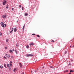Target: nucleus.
Wrapping results in <instances>:
<instances>
[{"instance_id":"26","label":"nucleus","mask_w":74,"mask_h":74,"mask_svg":"<svg viewBox=\"0 0 74 74\" xmlns=\"http://www.w3.org/2000/svg\"><path fill=\"white\" fill-rule=\"evenodd\" d=\"M32 35H33V36H34V35H36V34H32Z\"/></svg>"},{"instance_id":"36","label":"nucleus","mask_w":74,"mask_h":74,"mask_svg":"<svg viewBox=\"0 0 74 74\" xmlns=\"http://www.w3.org/2000/svg\"><path fill=\"white\" fill-rule=\"evenodd\" d=\"M52 42H54V40H52Z\"/></svg>"},{"instance_id":"21","label":"nucleus","mask_w":74,"mask_h":74,"mask_svg":"<svg viewBox=\"0 0 74 74\" xmlns=\"http://www.w3.org/2000/svg\"><path fill=\"white\" fill-rule=\"evenodd\" d=\"M26 48H29V45H27L26 47Z\"/></svg>"},{"instance_id":"19","label":"nucleus","mask_w":74,"mask_h":74,"mask_svg":"<svg viewBox=\"0 0 74 74\" xmlns=\"http://www.w3.org/2000/svg\"><path fill=\"white\" fill-rule=\"evenodd\" d=\"M4 66L5 67H6V64H4Z\"/></svg>"},{"instance_id":"45","label":"nucleus","mask_w":74,"mask_h":74,"mask_svg":"<svg viewBox=\"0 0 74 74\" xmlns=\"http://www.w3.org/2000/svg\"><path fill=\"white\" fill-rule=\"evenodd\" d=\"M74 72V71L73 70L72 71V72Z\"/></svg>"},{"instance_id":"29","label":"nucleus","mask_w":74,"mask_h":74,"mask_svg":"<svg viewBox=\"0 0 74 74\" xmlns=\"http://www.w3.org/2000/svg\"><path fill=\"white\" fill-rule=\"evenodd\" d=\"M72 70H70V73H71V72H72Z\"/></svg>"},{"instance_id":"37","label":"nucleus","mask_w":74,"mask_h":74,"mask_svg":"<svg viewBox=\"0 0 74 74\" xmlns=\"http://www.w3.org/2000/svg\"><path fill=\"white\" fill-rule=\"evenodd\" d=\"M4 58H5V59L6 58V57H5V56H4Z\"/></svg>"},{"instance_id":"7","label":"nucleus","mask_w":74,"mask_h":74,"mask_svg":"<svg viewBox=\"0 0 74 74\" xmlns=\"http://www.w3.org/2000/svg\"><path fill=\"white\" fill-rule=\"evenodd\" d=\"M29 45L33 46L34 45V43L33 42H32L31 43L29 44Z\"/></svg>"},{"instance_id":"4","label":"nucleus","mask_w":74,"mask_h":74,"mask_svg":"<svg viewBox=\"0 0 74 74\" xmlns=\"http://www.w3.org/2000/svg\"><path fill=\"white\" fill-rule=\"evenodd\" d=\"M5 56H6L7 58H10V56L8 54H5Z\"/></svg>"},{"instance_id":"12","label":"nucleus","mask_w":74,"mask_h":74,"mask_svg":"<svg viewBox=\"0 0 74 74\" xmlns=\"http://www.w3.org/2000/svg\"><path fill=\"white\" fill-rule=\"evenodd\" d=\"M15 52H16V53H17V54L18 53V51H16V50H15Z\"/></svg>"},{"instance_id":"23","label":"nucleus","mask_w":74,"mask_h":74,"mask_svg":"<svg viewBox=\"0 0 74 74\" xmlns=\"http://www.w3.org/2000/svg\"><path fill=\"white\" fill-rule=\"evenodd\" d=\"M6 41V42H8V39H7Z\"/></svg>"},{"instance_id":"15","label":"nucleus","mask_w":74,"mask_h":74,"mask_svg":"<svg viewBox=\"0 0 74 74\" xmlns=\"http://www.w3.org/2000/svg\"><path fill=\"white\" fill-rule=\"evenodd\" d=\"M24 29H25V25H24L23 26V30H24Z\"/></svg>"},{"instance_id":"17","label":"nucleus","mask_w":74,"mask_h":74,"mask_svg":"<svg viewBox=\"0 0 74 74\" xmlns=\"http://www.w3.org/2000/svg\"><path fill=\"white\" fill-rule=\"evenodd\" d=\"M16 70V69H14L13 70V71L14 72H15V71Z\"/></svg>"},{"instance_id":"18","label":"nucleus","mask_w":74,"mask_h":74,"mask_svg":"<svg viewBox=\"0 0 74 74\" xmlns=\"http://www.w3.org/2000/svg\"><path fill=\"white\" fill-rule=\"evenodd\" d=\"M36 36L38 37H40V36L38 35H36Z\"/></svg>"},{"instance_id":"49","label":"nucleus","mask_w":74,"mask_h":74,"mask_svg":"<svg viewBox=\"0 0 74 74\" xmlns=\"http://www.w3.org/2000/svg\"><path fill=\"white\" fill-rule=\"evenodd\" d=\"M71 61H73V60H71Z\"/></svg>"},{"instance_id":"10","label":"nucleus","mask_w":74,"mask_h":74,"mask_svg":"<svg viewBox=\"0 0 74 74\" xmlns=\"http://www.w3.org/2000/svg\"><path fill=\"white\" fill-rule=\"evenodd\" d=\"M50 68H52V69H55V68H54V67H53L52 66H50Z\"/></svg>"},{"instance_id":"24","label":"nucleus","mask_w":74,"mask_h":74,"mask_svg":"<svg viewBox=\"0 0 74 74\" xmlns=\"http://www.w3.org/2000/svg\"><path fill=\"white\" fill-rule=\"evenodd\" d=\"M64 53L65 54H66V53H67V51H65L64 52Z\"/></svg>"},{"instance_id":"46","label":"nucleus","mask_w":74,"mask_h":74,"mask_svg":"<svg viewBox=\"0 0 74 74\" xmlns=\"http://www.w3.org/2000/svg\"><path fill=\"white\" fill-rule=\"evenodd\" d=\"M13 51H14V49L13 50Z\"/></svg>"},{"instance_id":"41","label":"nucleus","mask_w":74,"mask_h":74,"mask_svg":"<svg viewBox=\"0 0 74 74\" xmlns=\"http://www.w3.org/2000/svg\"><path fill=\"white\" fill-rule=\"evenodd\" d=\"M66 72H68V70H66Z\"/></svg>"},{"instance_id":"27","label":"nucleus","mask_w":74,"mask_h":74,"mask_svg":"<svg viewBox=\"0 0 74 74\" xmlns=\"http://www.w3.org/2000/svg\"><path fill=\"white\" fill-rule=\"evenodd\" d=\"M2 35V34H1V33H0V36H1Z\"/></svg>"},{"instance_id":"11","label":"nucleus","mask_w":74,"mask_h":74,"mask_svg":"<svg viewBox=\"0 0 74 74\" xmlns=\"http://www.w3.org/2000/svg\"><path fill=\"white\" fill-rule=\"evenodd\" d=\"M10 52H11V53H12L11 52H12V50H10Z\"/></svg>"},{"instance_id":"28","label":"nucleus","mask_w":74,"mask_h":74,"mask_svg":"<svg viewBox=\"0 0 74 74\" xmlns=\"http://www.w3.org/2000/svg\"><path fill=\"white\" fill-rule=\"evenodd\" d=\"M19 8H21V5H19Z\"/></svg>"},{"instance_id":"47","label":"nucleus","mask_w":74,"mask_h":74,"mask_svg":"<svg viewBox=\"0 0 74 74\" xmlns=\"http://www.w3.org/2000/svg\"><path fill=\"white\" fill-rule=\"evenodd\" d=\"M73 47H74V45L73 46Z\"/></svg>"},{"instance_id":"22","label":"nucleus","mask_w":74,"mask_h":74,"mask_svg":"<svg viewBox=\"0 0 74 74\" xmlns=\"http://www.w3.org/2000/svg\"><path fill=\"white\" fill-rule=\"evenodd\" d=\"M7 48V47H5V49H6Z\"/></svg>"},{"instance_id":"16","label":"nucleus","mask_w":74,"mask_h":74,"mask_svg":"<svg viewBox=\"0 0 74 74\" xmlns=\"http://www.w3.org/2000/svg\"><path fill=\"white\" fill-rule=\"evenodd\" d=\"M10 66L11 67V66H12V64H11V63H10Z\"/></svg>"},{"instance_id":"33","label":"nucleus","mask_w":74,"mask_h":74,"mask_svg":"<svg viewBox=\"0 0 74 74\" xmlns=\"http://www.w3.org/2000/svg\"><path fill=\"white\" fill-rule=\"evenodd\" d=\"M12 31H11L10 32V33H12Z\"/></svg>"},{"instance_id":"44","label":"nucleus","mask_w":74,"mask_h":74,"mask_svg":"<svg viewBox=\"0 0 74 74\" xmlns=\"http://www.w3.org/2000/svg\"><path fill=\"white\" fill-rule=\"evenodd\" d=\"M64 73H66V71H64Z\"/></svg>"},{"instance_id":"25","label":"nucleus","mask_w":74,"mask_h":74,"mask_svg":"<svg viewBox=\"0 0 74 74\" xmlns=\"http://www.w3.org/2000/svg\"><path fill=\"white\" fill-rule=\"evenodd\" d=\"M11 58H12V59H13L14 57H13V56H11Z\"/></svg>"},{"instance_id":"2","label":"nucleus","mask_w":74,"mask_h":74,"mask_svg":"<svg viewBox=\"0 0 74 74\" xmlns=\"http://www.w3.org/2000/svg\"><path fill=\"white\" fill-rule=\"evenodd\" d=\"M4 24L3 23V22H1V26H2V27H4V28L5 26H4Z\"/></svg>"},{"instance_id":"20","label":"nucleus","mask_w":74,"mask_h":74,"mask_svg":"<svg viewBox=\"0 0 74 74\" xmlns=\"http://www.w3.org/2000/svg\"><path fill=\"white\" fill-rule=\"evenodd\" d=\"M12 31H14V28H12Z\"/></svg>"},{"instance_id":"1","label":"nucleus","mask_w":74,"mask_h":74,"mask_svg":"<svg viewBox=\"0 0 74 74\" xmlns=\"http://www.w3.org/2000/svg\"><path fill=\"white\" fill-rule=\"evenodd\" d=\"M34 55L33 54H26V56L27 57H29L30 56H33Z\"/></svg>"},{"instance_id":"3","label":"nucleus","mask_w":74,"mask_h":74,"mask_svg":"<svg viewBox=\"0 0 74 74\" xmlns=\"http://www.w3.org/2000/svg\"><path fill=\"white\" fill-rule=\"evenodd\" d=\"M6 3H7V1H5V0H4V1L3 2V5H5V4Z\"/></svg>"},{"instance_id":"38","label":"nucleus","mask_w":74,"mask_h":74,"mask_svg":"<svg viewBox=\"0 0 74 74\" xmlns=\"http://www.w3.org/2000/svg\"><path fill=\"white\" fill-rule=\"evenodd\" d=\"M35 73H36V72H37V71L36 70L35 71Z\"/></svg>"},{"instance_id":"13","label":"nucleus","mask_w":74,"mask_h":74,"mask_svg":"<svg viewBox=\"0 0 74 74\" xmlns=\"http://www.w3.org/2000/svg\"><path fill=\"white\" fill-rule=\"evenodd\" d=\"M7 66L8 67H9L10 66L9 65V64H7Z\"/></svg>"},{"instance_id":"32","label":"nucleus","mask_w":74,"mask_h":74,"mask_svg":"<svg viewBox=\"0 0 74 74\" xmlns=\"http://www.w3.org/2000/svg\"><path fill=\"white\" fill-rule=\"evenodd\" d=\"M23 7H22V10H23Z\"/></svg>"},{"instance_id":"5","label":"nucleus","mask_w":74,"mask_h":74,"mask_svg":"<svg viewBox=\"0 0 74 74\" xmlns=\"http://www.w3.org/2000/svg\"><path fill=\"white\" fill-rule=\"evenodd\" d=\"M2 17L3 18H4V19H5V18H6V15H3V16H2Z\"/></svg>"},{"instance_id":"42","label":"nucleus","mask_w":74,"mask_h":74,"mask_svg":"<svg viewBox=\"0 0 74 74\" xmlns=\"http://www.w3.org/2000/svg\"><path fill=\"white\" fill-rule=\"evenodd\" d=\"M8 8V6L6 7V8Z\"/></svg>"},{"instance_id":"43","label":"nucleus","mask_w":74,"mask_h":74,"mask_svg":"<svg viewBox=\"0 0 74 74\" xmlns=\"http://www.w3.org/2000/svg\"><path fill=\"white\" fill-rule=\"evenodd\" d=\"M31 72L32 74H33V73H32V71H31Z\"/></svg>"},{"instance_id":"8","label":"nucleus","mask_w":74,"mask_h":74,"mask_svg":"<svg viewBox=\"0 0 74 74\" xmlns=\"http://www.w3.org/2000/svg\"><path fill=\"white\" fill-rule=\"evenodd\" d=\"M19 64H20V67H21V68L22 67V64L21 63H19Z\"/></svg>"},{"instance_id":"6","label":"nucleus","mask_w":74,"mask_h":74,"mask_svg":"<svg viewBox=\"0 0 74 74\" xmlns=\"http://www.w3.org/2000/svg\"><path fill=\"white\" fill-rule=\"evenodd\" d=\"M17 30V29H16V28H15L14 29V32H16Z\"/></svg>"},{"instance_id":"39","label":"nucleus","mask_w":74,"mask_h":74,"mask_svg":"<svg viewBox=\"0 0 74 74\" xmlns=\"http://www.w3.org/2000/svg\"><path fill=\"white\" fill-rule=\"evenodd\" d=\"M4 25L6 27V24H4Z\"/></svg>"},{"instance_id":"14","label":"nucleus","mask_w":74,"mask_h":74,"mask_svg":"<svg viewBox=\"0 0 74 74\" xmlns=\"http://www.w3.org/2000/svg\"><path fill=\"white\" fill-rule=\"evenodd\" d=\"M0 68L1 69H3V66H0Z\"/></svg>"},{"instance_id":"35","label":"nucleus","mask_w":74,"mask_h":74,"mask_svg":"<svg viewBox=\"0 0 74 74\" xmlns=\"http://www.w3.org/2000/svg\"><path fill=\"white\" fill-rule=\"evenodd\" d=\"M10 63H12V62L11 61H10Z\"/></svg>"},{"instance_id":"40","label":"nucleus","mask_w":74,"mask_h":74,"mask_svg":"<svg viewBox=\"0 0 74 74\" xmlns=\"http://www.w3.org/2000/svg\"><path fill=\"white\" fill-rule=\"evenodd\" d=\"M22 74H25L23 72L22 73Z\"/></svg>"},{"instance_id":"30","label":"nucleus","mask_w":74,"mask_h":74,"mask_svg":"<svg viewBox=\"0 0 74 74\" xmlns=\"http://www.w3.org/2000/svg\"><path fill=\"white\" fill-rule=\"evenodd\" d=\"M12 11H14V8H12Z\"/></svg>"},{"instance_id":"9","label":"nucleus","mask_w":74,"mask_h":74,"mask_svg":"<svg viewBox=\"0 0 74 74\" xmlns=\"http://www.w3.org/2000/svg\"><path fill=\"white\" fill-rule=\"evenodd\" d=\"M28 15V14H27V13H25V16H27Z\"/></svg>"},{"instance_id":"48","label":"nucleus","mask_w":74,"mask_h":74,"mask_svg":"<svg viewBox=\"0 0 74 74\" xmlns=\"http://www.w3.org/2000/svg\"><path fill=\"white\" fill-rule=\"evenodd\" d=\"M71 46H70L71 48Z\"/></svg>"},{"instance_id":"31","label":"nucleus","mask_w":74,"mask_h":74,"mask_svg":"<svg viewBox=\"0 0 74 74\" xmlns=\"http://www.w3.org/2000/svg\"><path fill=\"white\" fill-rule=\"evenodd\" d=\"M9 70H11V67H10L9 68Z\"/></svg>"},{"instance_id":"50","label":"nucleus","mask_w":74,"mask_h":74,"mask_svg":"<svg viewBox=\"0 0 74 74\" xmlns=\"http://www.w3.org/2000/svg\"><path fill=\"white\" fill-rule=\"evenodd\" d=\"M37 70H38V69H37Z\"/></svg>"},{"instance_id":"34","label":"nucleus","mask_w":74,"mask_h":74,"mask_svg":"<svg viewBox=\"0 0 74 74\" xmlns=\"http://www.w3.org/2000/svg\"><path fill=\"white\" fill-rule=\"evenodd\" d=\"M16 47H19V45H16Z\"/></svg>"}]
</instances>
